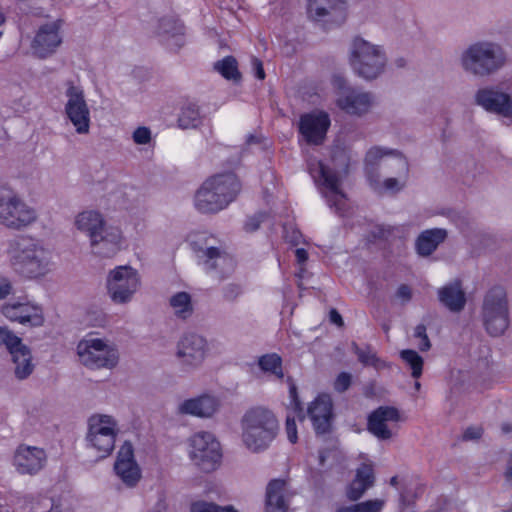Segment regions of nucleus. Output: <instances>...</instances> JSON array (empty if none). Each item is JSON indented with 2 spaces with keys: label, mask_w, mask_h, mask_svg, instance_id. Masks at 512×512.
<instances>
[{
  "label": "nucleus",
  "mask_w": 512,
  "mask_h": 512,
  "mask_svg": "<svg viewBox=\"0 0 512 512\" xmlns=\"http://www.w3.org/2000/svg\"><path fill=\"white\" fill-rule=\"evenodd\" d=\"M308 168L328 205L335 207L336 211L340 212L346 202L345 195L341 190V182L348 174L349 157L347 153L342 149H336L328 161H310Z\"/></svg>",
  "instance_id": "obj_1"
},
{
  "label": "nucleus",
  "mask_w": 512,
  "mask_h": 512,
  "mask_svg": "<svg viewBox=\"0 0 512 512\" xmlns=\"http://www.w3.org/2000/svg\"><path fill=\"white\" fill-rule=\"evenodd\" d=\"M9 257L15 271L27 279H41L54 267L51 249L32 238L15 240L10 246Z\"/></svg>",
  "instance_id": "obj_2"
},
{
  "label": "nucleus",
  "mask_w": 512,
  "mask_h": 512,
  "mask_svg": "<svg viewBox=\"0 0 512 512\" xmlns=\"http://www.w3.org/2000/svg\"><path fill=\"white\" fill-rule=\"evenodd\" d=\"M241 442L250 452L266 450L279 432V422L275 414L265 407L248 409L240 420Z\"/></svg>",
  "instance_id": "obj_3"
},
{
  "label": "nucleus",
  "mask_w": 512,
  "mask_h": 512,
  "mask_svg": "<svg viewBox=\"0 0 512 512\" xmlns=\"http://www.w3.org/2000/svg\"><path fill=\"white\" fill-rule=\"evenodd\" d=\"M76 355L79 363L89 370H113L120 360L117 346L94 333H89L78 341Z\"/></svg>",
  "instance_id": "obj_4"
},
{
  "label": "nucleus",
  "mask_w": 512,
  "mask_h": 512,
  "mask_svg": "<svg viewBox=\"0 0 512 512\" xmlns=\"http://www.w3.org/2000/svg\"><path fill=\"white\" fill-rule=\"evenodd\" d=\"M349 64L359 77L373 80L385 71L387 55L382 46L356 37L350 45Z\"/></svg>",
  "instance_id": "obj_5"
},
{
  "label": "nucleus",
  "mask_w": 512,
  "mask_h": 512,
  "mask_svg": "<svg viewBox=\"0 0 512 512\" xmlns=\"http://www.w3.org/2000/svg\"><path fill=\"white\" fill-rule=\"evenodd\" d=\"M505 63L501 47L493 42L481 41L469 45L460 55V65L477 76L490 75Z\"/></svg>",
  "instance_id": "obj_6"
},
{
  "label": "nucleus",
  "mask_w": 512,
  "mask_h": 512,
  "mask_svg": "<svg viewBox=\"0 0 512 512\" xmlns=\"http://www.w3.org/2000/svg\"><path fill=\"white\" fill-rule=\"evenodd\" d=\"M118 434V421L113 415L95 413L87 420V447L101 459L113 452Z\"/></svg>",
  "instance_id": "obj_7"
},
{
  "label": "nucleus",
  "mask_w": 512,
  "mask_h": 512,
  "mask_svg": "<svg viewBox=\"0 0 512 512\" xmlns=\"http://www.w3.org/2000/svg\"><path fill=\"white\" fill-rule=\"evenodd\" d=\"M187 454L193 464L205 472L216 470L222 459L220 442L207 431L196 432L189 437Z\"/></svg>",
  "instance_id": "obj_8"
},
{
  "label": "nucleus",
  "mask_w": 512,
  "mask_h": 512,
  "mask_svg": "<svg viewBox=\"0 0 512 512\" xmlns=\"http://www.w3.org/2000/svg\"><path fill=\"white\" fill-rule=\"evenodd\" d=\"M482 321L491 336L502 335L509 326V309L506 292L501 287L491 289L485 296Z\"/></svg>",
  "instance_id": "obj_9"
},
{
  "label": "nucleus",
  "mask_w": 512,
  "mask_h": 512,
  "mask_svg": "<svg viewBox=\"0 0 512 512\" xmlns=\"http://www.w3.org/2000/svg\"><path fill=\"white\" fill-rule=\"evenodd\" d=\"M37 219L36 210L25 203L12 189H0V222L7 227L23 228Z\"/></svg>",
  "instance_id": "obj_10"
},
{
  "label": "nucleus",
  "mask_w": 512,
  "mask_h": 512,
  "mask_svg": "<svg viewBox=\"0 0 512 512\" xmlns=\"http://www.w3.org/2000/svg\"><path fill=\"white\" fill-rule=\"evenodd\" d=\"M140 285L139 273L128 265L117 266L110 270L106 279L107 293L116 304L129 303Z\"/></svg>",
  "instance_id": "obj_11"
},
{
  "label": "nucleus",
  "mask_w": 512,
  "mask_h": 512,
  "mask_svg": "<svg viewBox=\"0 0 512 512\" xmlns=\"http://www.w3.org/2000/svg\"><path fill=\"white\" fill-rule=\"evenodd\" d=\"M1 314L12 323L27 328H40L46 322L43 306L28 298H17L1 306Z\"/></svg>",
  "instance_id": "obj_12"
},
{
  "label": "nucleus",
  "mask_w": 512,
  "mask_h": 512,
  "mask_svg": "<svg viewBox=\"0 0 512 512\" xmlns=\"http://www.w3.org/2000/svg\"><path fill=\"white\" fill-rule=\"evenodd\" d=\"M333 87L335 89V104L346 114L362 116L369 112L374 104V98L369 92L349 86L340 77L334 78Z\"/></svg>",
  "instance_id": "obj_13"
},
{
  "label": "nucleus",
  "mask_w": 512,
  "mask_h": 512,
  "mask_svg": "<svg viewBox=\"0 0 512 512\" xmlns=\"http://www.w3.org/2000/svg\"><path fill=\"white\" fill-rule=\"evenodd\" d=\"M65 97L64 111L67 119L72 124L77 134H88L90 131L91 116L83 88L80 85L70 82L67 84Z\"/></svg>",
  "instance_id": "obj_14"
},
{
  "label": "nucleus",
  "mask_w": 512,
  "mask_h": 512,
  "mask_svg": "<svg viewBox=\"0 0 512 512\" xmlns=\"http://www.w3.org/2000/svg\"><path fill=\"white\" fill-rule=\"evenodd\" d=\"M0 343L6 347L11 355L15 376L18 379L27 378L34 370L30 348L6 326H0Z\"/></svg>",
  "instance_id": "obj_15"
},
{
  "label": "nucleus",
  "mask_w": 512,
  "mask_h": 512,
  "mask_svg": "<svg viewBox=\"0 0 512 512\" xmlns=\"http://www.w3.org/2000/svg\"><path fill=\"white\" fill-rule=\"evenodd\" d=\"M406 417L397 408L379 407L368 418V431L379 440H389L395 437L399 430V424Z\"/></svg>",
  "instance_id": "obj_16"
},
{
  "label": "nucleus",
  "mask_w": 512,
  "mask_h": 512,
  "mask_svg": "<svg viewBox=\"0 0 512 512\" xmlns=\"http://www.w3.org/2000/svg\"><path fill=\"white\" fill-rule=\"evenodd\" d=\"M209 354L208 341L196 333L183 335L176 346V357L186 369H195L202 365Z\"/></svg>",
  "instance_id": "obj_17"
},
{
  "label": "nucleus",
  "mask_w": 512,
  "mask_h": 512,
  "mask_svg": "<svg viewBox=\"0 0 512 512\" xmlns=\"http://www.w3.org/2000/svg\"><path fill=\"white\" fill-rule=\"evenodd\" d=\"M91 253L101 258H113L127 248V239L121 227L105 226L102 232L89 242Z\"/></svg>",
  "instance_id": "obj_18"
},
{
  "label": "nucleus",
  "mask_w": 512,
  "mask_h": 512,
  "mask_svg": "<svg viewBox=\"0 0 512 512\" xmlns=\"http://www.w3.org/2000/svg\"><path fill=\"white\" fill-rule=\"evenodd\" d=\"M475 103L486 112L512 122V97L498 86H486L475 93Z\"/></svg>",
  "instance_id": "obj_19"
},
{
  "label": "nucleus",
  "mask_w": 512,
  "mask_h": 512,
  "mask_svg": "<svg viewBox=\"0 0 512 512\" xmlns=\"http://www.w3.org/2000/svg\"><path fill=\"white\" fill-rule=\"evenodd\" d=\"M62 44L61 22L51 20L39 26L31 42L32 54L46 59L52 56Z\"/></svg>",
  "instance_id": "obj_20"
},
{
  "label": "nucleus",
  "mask_w": 512,
  "mask_h": 512,
  "mask_svg": "<svg viewBox=\"0 0 512 512\" xmlns=\"http://www.w3.org/2000/svg\"><path fill=\"white\" fill-rule=\"evenodd\" d=\"M114 471L121 482L129 487H135L142 477V470L134 456V449L130 442H124L117 452Z\"/></svg>",
  "instance_id": "obj_21"
},
{
  "label": "nucleus",
  "mask_w": 512,
  "mask_h": 512,
  "mask_svg": "<svg viewBox=\"0 0 512 512\" xmlns=\"http://www.w3.org/2000/svg\"><path fill=\"white\" fill-rule=\"evenodd\" d=\"M331 120L327 112L314 110L301 116L299 131L303 138L312 144H320L330 127Z\"/></svg>",
  "instance_id": "obj_22"
},
{
  "label": "nucleus",
  "mask_w": 512,
  "mask_h": 512,
  "mask_svg": "<svg viewBox=\"0 0 512 512\" xmlns=\"http://www.w3.org/2000/svg\"><path fill=\"white\" fill-rule=\"evenodd\" d=\"M46 453L42 448L20 445L13 456V466L20 474L38 473L46 463Z\"/></svg>",
  "instance_id": "obj_23"
},
{
  "label": "nucleus",
  "mask_w": 512,
  "mask_h": 512,
  "mask_svg": "<svg viewBox=\"0 0 512 512\" xmlns=\"http://www.w3.org/2000/svg\"><path fill=\"white\" fill-rule=\"evenodd\" d=\"M221 406L220 398L212 393H203L182 401L178 410L182 414L191 415L198 418H211Z\"/></svg>",
  "instance_id": "obj_24"
},
{
  "label": "nucleus",
  "mask_w": 512,
  "mask_h": 512,
  "mask_svg": "<svg viewBox=\"0 0 512 512\" xmlns=\"http://www.w3.org/2000/svg\"><path fill=\"white\" fill-rule=\"evenodd\" d=\"M391 162L396 164L398 171H407V161L399 152L380 146L371 147L365 156V172L367 174V178L369 179V176H374V169L379 164L383 163L391 166Z\"/></svg>",
  "instance_id": "obj_25"
},
{
  "label": "nucleus",
  "mask_w": 512,
  "mask_h": 512,
  "mask_svg": "<svg viewBox=\"0 0 512 512\" xmlns=\"http://www.w3.org/2000/svg\"><path fill=\"white\" fill-rule=\"evenodd\" d=\"M213 188H216V186H213V181L206 180L197 190L194 205L198 211L215 213L227 207L230 194H218Z\"/></svg>",
  "instance_id": "obj_26"
},
{
  "label": "nucleus",
  "mask_w": 512,
  "mask_h": 512,
  "mask_svg": "<svg viewBox=\"0 0 512 512\" xmlns=\"http://www.w3.org/2000/svg\"><path fill=\"white\" fill-rule=\"evenodd\" d=\"M308 415L318 434L327 432L333 416L330 395L319 394L309 405Z\"/></svg>",
  "instance_id": "obj_27"
},
{
  "label": "nucleus",
  "mask_w": 512,
  "mask_h": 512,
  "mask_svg": "<svg viewBox=\"0 0 512 512\" xmlns=\"http://www.w3.org/2000/svg\"><path fill=\"white\" fill-rule=\"evenodd\" d=\"M346 3L344 0H308V16L315 21H322L330 16L335 21L345 18Z\"/></svg>",
  "instance_id": "obj_28"
},
{
  "label": "nucleus",
  "mask_w": 512,
  "mask_h": 512,
  "mask_svg": "<svg viewBox=\"0 0 512 512\" xmlns=\"http://www.w3.org/2000/svg\"><path fill=\"white\" fill-rule=\"evenodd\" d=\"M360 458L362 463L357 468L355 478L346 491L347 497L350 500H358L361 498L374 482L373 462L365 454H361Z\"/></svg>",
  "instance_id": "obj_29"
},
{
  "label": "nucleus",
  "mask_w": 512,
  "mask_h": 512,
  "mask_svg": "<svg viewBox=\"0 0 512 512\" xmlns=\"http://www.w3.org/2000/svg\"><path fill=\"white\" fill-rule=\"evenodd\" d=\"M73 225L77 231L85 234L90 242L92 238L102 232L106 226V219L103 213L97 209H85L74 216Z\"/></svg>",
  "instance_id": "obj_30"
},
{
  "label": "nucleus",
  "mask_w": 512,
  "mask_h": 512,
  "mask_svg": "<svg viewBox=\"0 0 512 512\" xmlns=\"http://www.w3.org/2000/svg\"><path fill=\"white\" fill-rule=\"evenodd\" d=\"M287 508L286 481L283 479L271 480L266 488L265 512H286Z\"/></svg>",
  "instance_id": "obj_31"
},
{
  "label": "nucleus",
  "mask_w": 512,
  "mask_h": 512,
  "mask_svg": "<svg viewBox=\"0 0 512 512\" xmlns=\"http://www.w3.org/2000/svg\"><path fill=\"white\" fill-rule=\"evenodd\" d=\"M440 301L451 311H459L465 305V295L458 281L439 290Z\"/></svg>",
  "instance_id": "obj_32"
},
{
  "label": "nucleus",
  "mask_w": 512,
  "mask_h": 512,
  "mask_svg": "<svg viewBox=\"0 0 512 512\" xmlns=\"http://www.w3.org/2000/svg\"><path fill=\"white\" fill-rule=\"evenodd\" d=\"M213 181V186L218 194L229 193V199L227 200V206L235 200L236 196L240 192L241 185L237 177L232 173L218 174L207 179Z\"/></svg>",
  "instance_id": "obj_33"
},
{
  "label": "nucleus",
  "mask_w": 512,
  "mask_h": 512,
  "mask_svg": "<svg viewBox=\"0 0 512 512\" xmlns=\"http://www.w3.org/2000/svg\"><path fill=\"white\" fill-rule=\"evenodd\" d=\"M447 233L444 229H431L421 233L416 241V249L420 255L431 254L444 241Z\"/></svg>",
  "instance_id": "obj_34"
},
{
  "label": "nucleus",
  "mask_w": 512,
  "mask_h": 512,
  "mask_svg": "<svg viewBox=\"0 0 512 512\" xmlns=\"http://www.w3.org/2000/svg\"><path fill=\"white\" fill-rule=\"evenodd\" d=\"M260 370L266 374L272 375L277 379H283L282 359L276 353L265 354L258 359Z\"/></svg>",
  "instance_id": "obj_35"
},
{
  "label": "nucleus",
  "mask_w": 512,
  "mask_h": 512,
  "mask_svg": "<svg viewBox=\"0 0 512 512\" xmlns=\"http://www.w3.org/2000/svg\"><path fill=\"white\" fill-rule=\"evenodd\" d=\"M190 512H239L238 509L231 505H219L213 501L197 498L191 501Z\"/></svg>",
  "instance_id": "obj_36"
},
{
  "label": "nucleus",
  "mask_w": 512,
  "mask_h": 512,
  "mask_svg": "<svg viewBox=\"0 0 512 512\" xmlns=\"http://www.w3.org/2000/svg\"><path fill=\"white\" fill-rule=\"evenodd\" d=\"M400 358L405 365L411 369V375L413 378L418 379L422 375L424 360L414 350L406 349L400 352Z\"/></svg>",
  "instance_id": "obj_37"
},
{
  "label": "nucleus",
  "mask_w": 512,
  "mask_h": 512,
  "mask_svg": "<svg viewBox=\"0 0 512 512\" xmlns=\"http://www.w3.org/2000/svg\"><path fill=\"white\" fill-rule=\"evenodd\" d=\"M170 305L174 313L181 318H187L192 312L190 295L180 292L171 297Z\"/></svg>",
  "instance_id": "obj_38"
},
{
  "label": "nucleus",
  "mask_w": 512,
  "mask_h": 512,
  "mask_svg": "<svg viewBox=\"0 0 512 512\" xmlns=\"http://www.w3.org/2000/svg\"><path fill=\"white\" fill-rule=\"evenodd\" d=\"M371 187L378 193H395L404 187V180L397 178H387L383 182L378 181L374 176H369Z\"/></svg>",
  "instance_id": "obj_39"
},
{
  "label": "nucleus",
  "mask_w": 512,
  "mask_h": 512,
  "mask_svg": "<svg viewBox=\"0 0 512 512\" xmlns=\"http://www.w3.org/2000/svg\"><path fill=\"white\" fill-rule=\"evenodd\" d=\"M198 251L200 253L198 257L203 260V265L207 270L213 269L227 261L226 257L221 255L216 248H199Z\"/></svg>",
  "instance_id": "obj_40"
},
{
  "label": "nucleus",
  "mask_w": 512,
  "mask_h": 512,
  "mask_svg": "<svg viewBox=\"0 0 512 512\" xmlns=\"http://www.w3.org/2000/svg\"><path fill=\"white\" fill-rule=\"evenodd\" d=\"M385 502L381 499L364 501L350 506H342L336 512H381Z\"/></svg>",
  "instance_id": "obj_41"
},
{
  "label": "nucleus",
  "mask_w": 512,
  "mask_h": 512,
  "mask_svg": "<svg viewBox=\"0 0 512 512\" xmlns=\"http://www.w3.org/2000/svg\"><path fill=\"white\" fill-rule=\"evenodd\" d=\"M179 126L188 129L196 127L200 123V114L194 104L183 107L178 119Z\"/></svg>",
  "instance_id": "obj_42"
},
{
  "label": "nucleus",
  "mask_w": 512,
  "mask_h": 512,
  "mask_svg": "<svg viewBox=\"0 0 512 512\" xmlns=\"http://www.w3.org/2000/svg\"><path fill=\"white\" fill-rule=\"evenodd\" d=\"M216 70L226 79L236 80L239 78L237 62L232 57H226L215 65Z\"/></svg>",
  "instance_id": "obj_43"
},
{
  "label": "nucleus",
  "mask_w": 512,
  "mask_h": 512,
  "mask_svg": "<svg viewBox=\"0 0 512 512\" xmlns=\"http://www.w3.org/2000/svg\"><path fill=\"white\" fill-rule=\"evenodd\" d=\"M286 382H287L288 388H289V398H290L289 409L293 413L296 414L299 421H302L304 419V416L302 413L301 402H300V400L298 398V394H297V387H296L293 379L290 377H288L286 379Z\"/></svg>",
  "instance_id": "obj_44"
},
{
  "label": "nucleus",
  "mask_w": 512,
  "mask_h": 512,
  "mask_svg": "<svg viewBox=\"0 0 512 512\" xmlns=\"http://www.w3.org/2000/svg\"><path fill=\"white\" fill-rule=\"evenodd\" d=\"M283 237L293 245H298L302 241V234L291 221L283 224Z\"/></svg>",
  "instance_id": "obj_45"
},
{
  "label": "nucleus",
  "mask_w": 512,
  "mask_h": 512,
  "mask_svg": "<svg viewBox=\"0 0 512 512\" xmlns=\"http://www.w3.org/2000/svg\"><path fill=\"white\" fill-rule=\"evenodd\" d=\"M352 382L351 374L347 372H341L337 375L334 380L333 387L337 392H344L349 388Z\"/></svg>",
  "instance_id": "obj_46"
},
{
  "label": "nucleus",
  "mask_w": 512,
  "mask_h": 512,
  "mask_svg": "<svg viewBox=\"0 0 512 512\" xmlns=\"http://www.w3.org/2000/svg\"><path fill=\"white\" fill-rule=\"evenodd\" d=\"M133 141L138 145H145L151 141V131L147 127H138L132 134Z\"/></svg>",
  "instance_id": "obj_47"
},
{
  "label": "nucleus",
  "mask_w": 512,
  "mask_h": 512,
  "mask_svg": "<svg viewBox=\"0 0 512 512\" xmlns=\"http://www.w3.org/2000/svg\"><path fill=\"white\" fill-rule=\"evenodd\" d=\"M285 430H286V434H287V438H288L289 442L292 444L296 443L298 440V437H297V425H296L295 417H291L290 415L287 416Z\"/></svg>",
  "instance_id": "obj_48"
},
{
  "label": "nucleus",
  "mask_w": 512,
  "mask_h": 512,
  "mask_svg": "<svg viewBox=\"0 0 512 512\" xmlns=\"http://www.w3.org/2000/svg\"><path fill=\"white\" fill-rule=\"evenodd\" d=\"M360 360L366 365H372L376 368H381L384 366V362L380 361L376 355L372 352H362L359 354Z\"/></svg>",
  "instance_id": "obj_49"
},
{
  "label": "nucleus",
  "mask_w": 512,
  "mask_h": 512,
  "mask_svg": "<svg viewBox=\"0 0 512 512\" xmlns=\"http://www.w3.org/2000/svg\"><path fill=\"white\" fill-rule=\"evenodd\" d=\"M415 336L421 339L418 344L420 350L427 351L430 348V341L425 333V328L423 326H418L415 329Z\"/></svg>",
  "instance_id": "obj_50"
},
{
  "label": "nucleus",
  "mask_w": 512,
  "mask_h": 512,
  "mask_svg": "<svg viewBox=\"0 0 512 512\" xmlns=\"http://www.w3.org/2000/svg\"><path fill=\"white\" fill-rule=\"evenodd\" d=\"M12 293V284L6 277L0 276V301Z\"/></svg>",
  "instance_id": "obj_51"
},
{
  "label": "nucleus",
  "mask_w": 512,
  "mask_h": 512,
  "mask_svg": "<svg viewBox=\"0 0 512 512\" xmlns=\"http://www.w3.org/2000/svg\"><path fill=\"white\" fill-rule=\"evenodd\" d=\"M251 66L254 76L259 80H264L266 75L262 62L257 58H252Z\"/></svg>",
  "instance_id": "obj_52"
},
{
  "label": "nucleus",
  "mask_w": 512,
  "mask_h": 512,
  "mask_svg": "<svg viewBox=\"0 0 512 512\" xmlns=\"http://www.w3.org/2000/svg\"><path fill=\"white\" fill-rule=\"evenodd\" d=\"M260 225L259 217H251L249 218L245 223V230L246 231H254L256 230Z\"/></svg>",
  "instance_id": "obj_53"
},
{
  "label": "nucleus",
  "mask_w": 512,
  "mask_h": 512,
  "mask_svg": "<svg viewBox=\"0 0 512 512\" xmlns=\"http://www.w3.org/2000/svg\"><path fill=\"white\" fill-rule=\"evenodd\" d=\"M329 319L331 323L335 324L338 327H341L343 325L342 316L334 309L330 311Z\"/></svg>",
  "instance_id": "obj_54"
},
{
  "label": "nucleus",
  "mask_w": 512,
  "mask_h": 512,
  "mask_svg": "<svg viewBox=\"0 0 512 512\" xmlns=\"http://www.w3.org/2000/svg\"><path fill=\"white\" fill-rule=\"evenodd\" d=\"M482 434L481 428H469L465 432V438L467 439H476L480 437Z\"/></svg>",
  "instance_id": "obj_55"
},
{
  "label": "nucleus",
  "mask_w": 512,
  "mask_h": 512,
  "mask_svg": "<svg viewBox=\"0 0 512 512\" xmlns=\"http://www.w3.org/2000/svg\"><path fill=\"white\" fill-rule=\"evenodd\" d=\"M295 255L299 264H303L308 259L307 251L304 248H297Z\"/></svg>",
  "instance_id": "obj_56"
},
{
  "label": "nucleus",
  "mask_w": 512,
  "mask_h": 512,
  "mask_svg": "<svg viewBox=\"0 0 512 512\" xmlns=\"http://www.w3.org/2000/svg\"><path fill=\"white\" fill-rule=\"evenodd\" d=\"M397 294L400 298L408 299L410 297V289L407 286H401Z\"/></svg>",
  "instance_id": "obj_57"
},
{
  "label": "nucleus",
  "mask_w": 512,
  "mask_h": 512,
  "mask_svg": "<svg viewBox=\"0 0 512 512\" xmlns=\"http://www.w3.org/2000/svg\"><path fill=\"white\" fill-rule=\"evenodd\" d=\"M167 505L164 501L159 502L151 512H166Z\"/></svg>",
  "instance_id": "obj_58"
},
{
  "label": "nucleus",
  "mask_w": 512,
  "mask_h": 512,
  "mask_svg": "<svg viewBox=\"0 0 512 512\" xmlns=\"http://www.w3.org/2000/svg\"><path fill=\"white\" fill-rule=\"evenodd\" d=\"M506 476L510 481H512V462L510 463L507 469Z\"/></svg>",
  "instance_id": "obj_59"
},
{
  "label": "nucleus",
  "mask_w": 512,
  "mask_h": 512,
  "mask_svg": "<svg viewBox=\"0 0 512 512\" xmlns=\"http://www.w3.org/2000/svg\"><path fill=\"white\" fill-rule=\"evenodd\" d=\"M414 387H415V389H416L417 391H419V390H420V388H421V384H420V382L416 381V382H415V384H414Z\"/></svg>",
  "instance_id": "obj_60"
},
{
  "label": "nucleus",
  "mask_w": 512,
  "mask_h": 512,
  "mask_svg": "<svg viewBox=\"0 0 512 512\" xmlns=\"http://www.w3.org/2000/svg\"><path fill=\"white\" fill-rule=\"evenodd\" d=\"M502 429H503L504 432H509L510 431V428L508 427L507 424L503 425Z\"/></svg>",
  "instance_id": "obj_61"
},
{
  "label": "nucleus",
  "mask_w": 512,
  "mask_h": 512,
  "mask_svg": "<svg viewBox=\"0 0 512 512\" xmlns=\"http://www.w3.org/2000/svg\"><path fill=\"white\" fill-rule=\"evenodd\" d=\"M326 456L320 455V464H324Z\"/></svg>",
  "instance_id": "obj_62"
},
{
  "label": "nucleus",
  "mask_w": 512,
  "mask_h": 512,
  "mask_svg": "<svg viewBox=\"0 0 512 512\" xmlns=\"http://www.w3.org/2000/svg\"><path fill=\"white\" fill-rule=\"evenodd\" d=\"M395 483H396V477H393V478L391 479V484H393V485H394Z\"/></svg>",
  "instance_id": "obj_63"
},
{
  "label": "nucleus",
  "mask_w": 512,
  "mask_h": 512,
  "mask_svg": "<svg viewBox=\"0 0 512 512\" xmlns=\"http://www.w3.org/2000/svg\"><path fill=\"white\" fill-rule=\"evenodd\" d=\"M330 454L334 455V454H335V451H330V452H329V455H330Z\"/></svg>",
  "instance_id": "obj_64"
}]
</instances>
